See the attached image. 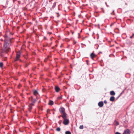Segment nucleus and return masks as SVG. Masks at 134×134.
Segmentation results:
<instances>
[{"label":"nucleus","instance_id":"nucleus-1","mask_svg":"<svg viewBox=\"0 0 134 134\" xmlns=\"http://www.w3.org/2000/svg\"><path fill=\"white\" fill-rule=\"evenodd\" d=\"M7 33L8 32L6 31L3 35L4 40L2 38L0 40L1 41H4L3 48L1 49L2 53H7L10 49V47L11 46L12 41L11 38L8 36Z\"/></svg>","mask_w":134,"mask_h":134},{"label":"nucleus","instance_id":"nucleus-2","mask_svg":"<svg viewBox=\"0 0 134 134\" xmlns=\"http://www.w3.org/2000/svg\"><path fill=\"white\" fill-rule=\"evenodd\" d=\"M63 123L65 125H67L69 124V121L68 119H63Z\"/></svg>","mask_w":134,"mask_h":134},{"label":"nucleus","instance_id":"nucleus-3","mask_svg":"<svg viewBox=\"0 0 134 134\" xmlns=\"http://www.w3.org/2000/svg\"><path fill=\"white\" fill-rule=\"evenodd\" d=\"M21 54V53L20 52V51L17 53L16 54V61L18 60H19L20 56Z\"/></svg>","mask_w":134,"mask_h":134},{"label":"nucleus","instance_id":"nucleus-4","mask_svg":"<svg viewBox=\"0 0 134 134\" xmlns=\"http://www.w3.org/2000/svg\"><path fill=\"white\" fill-rule=\"evenodd\" d=\"M59 111L60 113L62 114L65 113V108L63 107H62L59 109Z\"/></svg>","mask_w":134,"mask_h":134},{"label":"nucleus","instance_id":"nucleus-5","mask_svg":"<svg viewBox=\"0 0 134 134\" xmlns=\"http://www.w3.org/2000/svg\"><path fill=\"white\" fill-rule=\"evenodd\" d=\"M131 132L129 129H127L125 130L122 134H130Z\"/></svg>","mask_w":134,"mask_h":134},{"label":"nucleus","instance_id":"nucleus-6","mask_svg":"<svg viewBox=\"0 0 134 134\" xmlns=\"http://www.w3.org/2000/svg\"><path fill=\"white\" fill-rule=\"evenodd\" d=\"M104 105L103 102L102 101L99 102L98 103V106L100 107H102Z\"/></svg>","mask_w":134,"mask_h":134},{"label":"nucleus","instance_id":"nucleus-7","mask_svg":"<svg viewBox=\"0 0 134 134\" xmlns=\"http://www.w3.org/2000/svg\"><path fill=\"white\" fill-rule=\"evenodd\" d=\"M63 115L61 116L63 118V119H67V114L66 113L62 114Z\"/></svg>","mask_w":134,"mask_h":134},{"label":"nucleus","instance_id":"nucleus-8","mask_svg":"<svg viewBox=\"0 0 134 134\" xmlns=\"http://www.w3.org/2000/svg\"><path fill=\"white\" fill-rule=\"evenodd\" d=\"M109 100L110 101L113 102L115 101L116 100L115 99V97L113 96L110 97L109 99Z\"/></svg>","mask_w":134,"mask_h":134},{"label":"nucleus","instance_id":"nucleus-9","mask_svg":"<svg viewBox=\"0 0 134 134\" xmlns=\"http://www.w3.org/2000/svg\"><path fill=\"white\" fill-rule=\"evenodd\" d=\"M56 92H58L60 90V88L58 86H55L54 88Z\"/></svg>","mask_w":134,"mask_h":134},{"label":"nucleus","instance_id":"nucleus-10","mask_svg":"<svg viewBox=\"0 0 134 134\" xmlns=\"http://www.w3.org/2000/svg\"><path fill=\"white\" fill-rule=\"evenodd\" d=\"M126 43L129 45H130L131 44V42L128 39L127 40H126Z\"/></svg>","mask_w":134,"mask_h":134},{"label":"nucleus","instance_id":"nucleus-11","mask_svg":"<svg viewBox=\"0 0 134 134\" xmlns=\"http://www.w3.org/2000/svg\"><path fill=\"white\" fill-rule=\"evenodd\" d=\"M95 54L93 53H92L90 55V57L91 58L93 59V58L95 57Z\"/></svg>","mask_w":134,"mask_h":134},{"label":"nucleus","instance_id":"nucleus-12","mask_svg":"<svg viewBox=\"0 0 134 134\" xmlns=\"http://www.w3.org/2000/svg\"><path fill=\"white\" fill-rule=\"evenodd\" d=\"M115 94V92L113 91H112L110 92V94L111 96H114Z\"/></svg>","mask_w":134,"mask_h":134},{"label":"nucleus","instance_id":"nucleus-13","mask_svg":"<svg viewBox=\"0 0 134 134\" xmlns=\"http://www.w3.org/2000/svg\"><path fill=\"white\" fill-rule=\"evenodd\" d=\"M33 94L35 96H36L37 94H38V93L37 90H35L33 91Z\"/></svg>","mask_w":134,"mask_h":134},{"label":"nucleus","instance_id":"nucleus-14","mask_svg":"<svg viewBox=\"0 0 134 134\" xmlns=\"http://www.w3.org/2000/svg\"><path fill=\"white\" fill-rule=\"evenodd\" d=\"M54 103L53 102L52 100H50L49 101L48 104L51 105H52Z\"/></svg>","mask_w":134,"mask_h":134},{"label":"nucleus","instance_id":"nucleus-15","mask_svg":"<svg viewBox=\"0 0 134 134\" xmlns=\"http://www.w3.org/2000/svg\"><path fill=\"white\" fill-rule=\"evenodd\" d=\"M124 92V90H123L121 93L116 98V100H117L122 95V93Z\"/></svg>","mask_w":134,"mask_h":134},{"label":"nucleus","instance_id":"nucleus-16","mask_svg":"<svg viewBox=\"0 0 134 134\" xmlns=\"http://www.w3.org/2000/svg\"><path fill=\"white\" fill-rule=\"evenodd\" d=\"M65 134H71V133L70 131H68L65 132Z\"/></svg>","mask_w":134,"mask_h":134},{"label":"nucleus","instance_id":"nucleus-17","mask_svg":"<svg viewBox=\"0 0 134 134\" xmlns=\"http://www.w3.org/2000/svg\"><path fill=\"white\" fill-rule=\"evenodd\" d=\"M36 101V99H34L33 100H31V101L32 103H35Z\"/></svg>","mask_w":134,"mask_h":134},{"label":"nucleus","instance_id":"nucleus-18","mask_svg":"<svg viewBox=\"0 0 134 134\" xmlns=\"http://www.w3.org/2000/svg\"><path fill=\"white\" fill-rule=\"evenodd\" d=\"M56 130L58 131H59L60 130V128L59 127H58L56 129Z\"/></svg>","mask_w":134,"mask_h":134},{"label":"nucleus","instance_id":"nucleus-19","mask_svg":"<svg viewBox=\"0 0 134 134\" xmlns=\"http://www.w3.org/2000/svg\"><path fill=\"white\" fill-rule=\"evenodd\" d=\"M79 129H83V125H80L79 127Z\"/></svg>","mask_w":134,"mask_h":134},{"label":"nucleus","instance_id":"nucleus-20","mask_svg":"<svg viewBox=\"0 0 134 134\" xmlns=\"http://www.w3.org/2000/svg\"><path fill=\"white\" fill-rule=\"evenodd\" d=\"M55 6H56V3H54L53 4V6H52V8H54V7H55Z\"/></svg>","mask_w":134,"mask_h":134},{"label":"nucleus","instance_id":"nucleus-21","mask_svg":"<svg viewBox=\"0 0 134 134\" xmlns=\"http://www.w3.org/2000/svg\"><path fill=\"white\" fill-rule=\"evenodd\" d=\"M3 65V63L2 62L0 63V67H2Z\"/></svg>","mask_w":134,"mask_h":134},{"label":"nucleus","instance_id":"nucleus-22","mask_svg":"<svg viewBox=\"0 0 134 134\" xmlns=\"http://www.w3.org/2000/svg\"><path fill=\"white\" fill-rule=\"evenodd\" d=\"M62 96H61L59 97L58 98V99H60V100L61 99H62Z\"/></svg>","mask_w":134,"mask_h":134},{"label":"nucleus","instance_id":"nucleus-23","mask_svg":"<svg viewBox=\"0 0 134 134\" xmlns=\"http://www.w3.org/2000/svg\"><path fill=\"white\" fill-rule=\"evenodd\" d=\"M29 109L30 110L31 109H32V106L31 105H29Z\"/></svg>","mask_w":134,"mask_h":134},{"label":"nucleus","instance_id":"nucleus-24","mask_svg":"<svg viewBox=\"0 0 134 134\" xmlns=\"http://www.w3.org/2000/svg\"><path fill=\"white\" fill-rule=\"evenodd\" d=\"M114 10H113V12H112V13H111V15H114L115 14H114Z\"/></svg>","mask_w":134,"mask_h":134},{"label":"nucleus","instance_id":"nucleus-25","mask_svg":"<svg viewBox=\"0 0 134 134\" xmlns=\"http://www.w3.org/2000/svg\"><path fill=\"white\" fill-rule=\"evenodd\" d=\"M56 14H57L58 15L57 16V17H59L60 16V15L59 13H57Z\"/></svg>","mask_w":134,"mask_h":134},{"label":"nucleus","instance_id":"nucleus-26","mask_svg":"<svg viewBox=\"0 0 134 134\" xmlns=\"http://www.w3.org/2000/svg\"><path fill=\"white\" fill-rule=\"evenodd\" d=\"M104 102L105 104H106L107 103V101L106 100H105L104 101Z\"/></svg>","mask_w":134,"mask_h":134},{"label":"nucleus","instance_id":"nucleus-27","mask_svg":"<svg viewBox=\"0 0 134 134\" xmlns=\"http://www.w3.org/2000/svg\"><path fill=\"white\" fill-rule=\"evenodd\" d=\"M47 112L48 113H49L50 111V110L49 109H48L47 110Z\"/></svg>","mask_w":134,"mask_h":134},{"label":"nucleus","instance_id":"nucleus-28","mask_svg":"<svg viewBox=\"0 0 134 134\" xmlns=\"http://www.w3.org/2000/svg\"><path fill=\"white\" fill-rule=\"evenodd\" d=\"M115 134H121V133L118 132H117L115 133Z\"/></svg>","mask_w":134,"mask_h":134},{"label":"nucleus","instance_id":"nucleus-29","mask_svg":"<svg viewBox=\"0 0 134 134\" xmlns=\"http://www.w3.org/2000/svg\"><path fill=\"white\" fill-rule=\"evenodd\" d=\"M133 36H134V34H132V36H131L130 37V38H132V37H133Z\"/></svg>","mask_w":134,"mask_h":134},{"label":"nucleus","instance_id":"nucleus-30","mask_svg":"<svg viewBox=\"0 0 134 134\" xmlns=\"http://www.w3.org/2000/svg\"><path fill=\"white\" fill-rule=\"evenodd\" d=\"M34 103H31L30 104V105H31L32 106V105H34Z\"/></svg>","mask_w":134,"mask_h":134},{"label":"nucleus","instance_id":"nucleus-31","mask_svg":"<svg viewBox=\"0 0 134 134\" xmlns=\"http://www.w3.org/2000/svg\"><path fill=\"white\" fill-rule=\"evenodd\" d=\"M88 60H86V63H87V65H88Z\"/></svg>","mask_w":134,"mask_h":134},{"label":"nucleus","instance_id":"nucleus-32","mask_svg":"<svg viewBox=\"0 0 134 134\" xmlns=\"http://www.w3.org/2000/svg\"><path fill=\"white\" fill-rule=\"evenodd\" d=\"M105 4L106 5V6H107V7H109V5H107V2H105Z\"/></svg>","mask_w":134,"mask_h":134},{"label":"nucleus","instance_id":"nucleus-33","mask_svg":"<svg viewBox=\"0 0 134 134\" xmlns=\"http://www.w3.org/2000/svg\"><path fill=\"white\" fill-rule=\"evenodd\" d=\"M31 100H33V99H33V97H32V96H31Z\"/></svg>","mask_w":134,"mask_h":134},{"label":"nucleus","instance_id":"nucleus-34","mask_svg":"<svg viewBox=\"0 0 134 134\" xmlns=\"http://www.w3.org/2000/svg\"><path fill=\"white\" fill-rule=\"evenodd\" d=\"M119 122H116V125H119Z\"/></svg>","mask_w":134,"mask_h":134},{"label":"nucleus","instance_id":"nucleus-35","mask_svg":"<svg viewBox=\"0 0 134 134\" xmlns=\"http://www.w3.org/2000/svg\"><path fill=\"white\" fill-rule=\"evenodd\" d=\"M48 33L49 34H52V33L51 32H48Z\"/></svg>","mask_w":134,"mask_h":134},{"label":"nucleus","instance_id":"nucleus-36","mask_svg":"<svg viewBox=\"0 0 134 134\" xmlns=\"http://www.w3.org/2000/svg\"><path fill=\"white\" fill-rule=\"evenodd\" d=\"M28 65H27V64H26V65H25V66L26 67H27L28 66Z\"/></svg>","mask_w":134,"mask_h":134},{"label":"nucleus","instance_id":"nucleus-37","mask_svg":"<svg viewBox=\"0 0 134 134\" xmlns=\"http://www.w3.org/2000/svg\"><path fill=\"white\" fill-rule=\"evenodd\" d=\"M58 123H59V124H60V125L61 124V122H60L59 121L58 122Z\"/></svg>","mask_w":134,"mask_h":134},{"label":"nucleus","instance_id":"nucleus-38","mask_svg":"<svg viewBox=\"0 0 134 134\" xmlns=\"http://www.w3.org/2000/svg\"><path fill=\"white\" fill-rule=\"evenodd\" d=\"M44 38L45 40H47V38L45 37H44Z\"/></svg>","mask_w":134,"mask_h":134},{"label":"nucleus","instance_id":"nucleus-39","mask_svg":"<svg viewBox=\"0 0 134 134\" xmlns=\"http://www.w3.org/2000/svg\"><path fill=\"white\" fill-rule=\"evenodd\" d=\"M125 4L126 5H127V4L126 3H125Z\"/></svg>","mask_w":134,"mask_h":134},{"label":"nucleus","instance_id":"nucleus-40","mask_svg":"<svg viewBox=\"0 0 134 134\" xmlns=\"http://www.w3.org/2000/svg\"><path fill=\"white\" fill-rule=\"evenodd\" d=\"M9 33L10 34H11V32H9Z\"/></svg>","mask_w":134,"mask_h":134},{"label":"nucleus","instance_id":"nucleus-41","mask_svg":"<svg viewBox=\"0 0 134 134\" xmlns=\"http://www.w3.org/2000/svg\"><path fill=\"white\" fill-rule=\"evenodd\" d=\"M99 53H102V52H99Z\"/></svg>","mask_w":134,"mask_h":134},{"label":"nucleus","instance_id":"nucleus-42","mask_svg":"<svg viewBox=\"0 0 134 134\" xmlns=\"http://www.w3.org/2000/svg\"><path fill=\"white\" fill-rule=\"evenodd\" d=\"M76 43V42H75L74 44H75Z\"/></svg>","mask_w":134,"mask_h":134},{"label":"nucleus","instance_id":"nucleus-43","mask_svg":"<svg viewBox=\"0 0 134 134\" xmlns=\"http://www.w3.org/2000/svg\"><path fill=\"white\" fill-rule=\"evenodd\" d=\"M58 118H60V117L59 116H58Z\"/></svg>","mask_w":134,"mask_h":134},{"label":"nucleus","instance_id":"nucleus-44","mask_svg":"<svg viewBox=\"0 0 134 134\" xmlns=\"http://www.w3.org/2000/svg\"><path fill=\"white\" fill-rule=\"evenodd\" d=\"M54 113H53V114H54Z\"/></svg>","mask_w":134,"mask_h":134},{"label":"nucleus","instance_id":"nucleus-45","mask_svg":"<svg viewBox=\"0 0 134 134\" xmlns=\"http://www.w3.org/2000/svg\"><path fill=\"white\" fill-rule=\"evenodd\" d=\"M98 38H99V37H98V38H97V39H98Z\"/></svg>","mask_w":134,"mask_h":134}]
</instances>
